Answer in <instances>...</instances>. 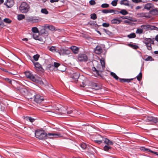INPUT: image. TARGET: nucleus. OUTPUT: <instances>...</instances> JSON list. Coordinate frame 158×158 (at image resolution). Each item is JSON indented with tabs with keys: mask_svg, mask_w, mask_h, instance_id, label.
<instances>
[{
	"mask_svg": "<svg viewBox=\"0 0 158 158\" xmlns=\"http://www.w3.org/2000/svg\"><path fill=\"white\" fill-rule=\"evenodd\" d=\"M35 136L40 140L47 139V134L44 131L37 130L35 132Z\"/></svg>",
	"mask_w": 158,
	"mask_h": 158,
	"instance_id": "f257e3e1",
	"label": "nucleus"
},
{
	"mask_svg": "<svg viewBox=\"0 0 158 158\" xmlns=\"http://www.w3.org/2000/svg\"><path fill=\"white\" fill-rule=\"evenodd\" d=\"M89 4L91 5H94L95 4L96 2L94 0H91L89 2Z\"/></svg>",
	"mask_w": 158,
	"mask_h": 158,
	"instance_id": "603ef678",
	"label": "nucleus"
},
{
	"mask_svg": "<svg viewBox=\"0 0 158 158\" xmlns=\"http://www.w3.org/2000/svg\"><path fill=\"white\" fill-rule=\"evenodd\" d=\"M129 46H130L132 48L135 49H136L137 48H138V46L135 45H134L133 44H129Z\"/></svg>",
	"mask_w": 158,
	"mask_h": 158,
	"instance_id": "8fccbe9b",
	"label": "nucleus"
},
{
	"mask_svg": "<svg viewBox=\"0 0 158 158\" xmlns=\"http://www.w3.org/2000/svg\"><path fill=\"white\" fill-rule=\"evenodd\" d=\"M119 80L120 81L122 82H129V80H128V79H123V78H119Z\"/></svg>",
	"mask_w": 158,
	"mask_h": 158,
	"instance_id": "e433bc0d",
	"label": "nucleus"
},
{
	"mask_svg": "<svg viewBox=\"0 0 158 158\" xmlns=\"http://www.w3.org/2000/svg\"><path fill=\"white\" fill-rule=\"evenodd\" d=\"M150 27V25L145 24L141 26V27L143 30H144L145 31H147L149 30V27Z\"/></svg>",
	"mask_w": 158,
	"mask_h": 158,
	"instance_id": "aec40b11",
	"label": "nucleus"
},
{
	"mask_svg": "<svg viewBox=\"0 0 158 158\" xmlns=\"http://www.w3.org/2000/svg\"><path fill=\"white\" fill-rule=\"evenodd\" d=\"M73 52L74 54H77L79 52V48L75 46H72L70 47Z\"/></svg>",
	"mask_w": 158,
	"mask_h": 158,
	"instance_id": "2eb2a0df",
	"label": "nucleus"
},
{
	"mask_svg": "<svg viewBox=\"0 0 158 158\" xmlns=\"http://www.w3.org/2000/svg\"><path fill=\"white\" fill-rule=\"evenodd\" d=\"M53 133H48V134H47V139L48 137H49L50 138H53Z\"/></svg>",
	"mask_w": 158,
	"mask_h": 158,
	"instance_id": "3c124183",
	"label": "nucleus"
},
{
	"mask_svg": "<svg viewBox=\"0 0 158 158\" xmlns=\"http://www.w3.org/2000/svg\"><path fill=\"white\" fill-rule=\"evenodd\" d=\"M147 121L156 123L158 122V118L152 116L148 117L147 118Z\"/></svg>",
	"mask_w": 158,
	"mask_h": 158,
	"instance_id": "9d476101",
	"label": "nucleus"
},
{
	"mask_svg": "<svg viewBox=\"0 0 158 158\" xmlns=\"http://www.w3.org/2000/svg\"><path fill=\"white\" fill-rule=\"evenodd\" d=\"M29 8V6L26 2H22L19 7L20 11L22 13H27Z\"/></svg>",
	"mask_w": 158,
	"mask_h": 158,
	"instance_id": "7ed1b4c3",
	"label": "nucleus"
},
{
	"mask_svg": "<svg viewBox=\"0 0 158 158\" xmlns=\"http://www.w3.org/2000/svg\"><path fill=\"white\" fill-rule=\"evenodd\" d=\"M133 2L135 3H138L141 2V0H132Z\"/></svg>",
	"mask_w": 158,
	"mask_h": 158,
	"instance_id": "052dcab7",
	"label": "nucleus"
},
{
	"mask_svg": "<svg viewBox=\"0 0 158 158\" xmlns=\"http://www.w3.org/2000/svg\"><path fill=\"white\" fill-rule=\"evenodd\" d=\"M119 12L123 15H126L128 14V12L125 9L121 10Z\"/></svg>",
	"mask_w": 158,
	"mask_h": 158,
	"instance_id": "5701e85b",
	"label": "nucleus"
},
{
	"mask_svg": "<svg viewBox=\"0 0 158 158\" xmlns=\"http://www.w3.org/2000/svg\"><path fill=\"white\" fill-rule=\"evenodd\" d=\"M95 52L97 54H99L102 51V47L100 46H97L94 49Z\"/></svg>",
	"mask_w": 158,
	"mask_h": 158,
	"instance_id": "ddd939ff",
	"label": "nucleus"
},
{
	"mask_svg": "<svg viewBox=\"0 0 158 158\" xmlns=\"http://www.w3.org/2000/svg\"><path fill=\"white\" fill-rule=\"evenodd\" d=\"M79 77V73H74L71 75V78L75 82L77 81H78Z\"/></svg>",
	"mask_w": 158,
	"mask_h": 158,
	"instance_id": "6e6552de",
	"label": "nucleus"
},
{
	"mask_svg": "<svg viewBox=\"0 0 158 158\" xmlns=\"http://www.w3.org/2000/svg\"><path fill=\"white\" fill-rule=\"evenodd\" d=\"M3 21L7 23H10L11 22V20L8 18H5L3 20Z\"/></svg>",
	"mask_w": 158,
	"mask_h": 158,
	"instance_id": "a19ab883",
	"label": "nucleus"
},
{
	"mask_svg": "<svg viewBox=\"0 0 158 158\" xmlns=\"http://www.w3.org/2000/svg\"><path fill=\"white\" fill-rule=\"evenodd\" d=\"M49 50L52 52H57V49L55 48L54 46H52L49 48Z\"/></svg>",
	"mask_w": 158,
	"mask_h": 158,
	"instance_id": "f704fd0d",
	"label": "nucleus"
},
{
	"mask_svg": "<svg viewBox=\"0 0 158 158\" xmlns=\"http://www.w3.org/2000/svg\"><path fill=\"white\" fill-rule=\"evenodd\" d=\"M104 143L108 145H113V142L111 140H109L107 138H105L103 140Z\"/></svg>",
	"mask_w": 158,
	"mask_h": 158,
	"instance_id": "dca6fc26",
	"label": "nucleus"
},
{
	"mask_svg": "<svg viewBox=\"0 0 158 158\" xmlns=\"http://www.w3.org/2000/svg\"><path fill=\"white\" fill-rule=\"evenodd\" d=\"M129 1L128 0H121L120 2L121 5H124L127 6H129Z\"/></svg>",
	"mask_w": 158,
	"mask_h": 158,
	"instance_id": "f3484780",
	"label": "nucleus"
},
{
	"mask_svg": "<svg viewBox=\"0 0 158 158\" xmlns=\"http://www.w3.org/2000/svg\"><path fill=\"white\" fill-rule=\"evenodd\" d=\"M39 32L38 33H34L32 34V36L33 37V38L36 40L37 39H38V38L40 37L39 36Z\"/></svg>",
	"mask_w": 158,
	"mask_h": 158,
	"instance_id": "b1692460",
	"label": "nucleus"
},
{
	"mask_svg": "<svg viewBox=\"0 0 158 158\" xmlns=\"http://www.w3.org/2000/svg\"><path fill=\"white\" fill-rule=\"evenodd\" d=\"M4 80L6 82H8L11 85H12L13 82H15L14 81H12L11 80L8 78H4Z\"/></svg>",
	"mask_w": 158,
	"mask_h": 158,
	"instance_id": "2f4dec72",
	"label": "nucleus"
},
{
	"mask_svg": "<svg viewBox=\"0 0 158 158\" xmlns=\"http://www.w3.org/2000/svg\"><path fill=\"white\" fill-rule=\"evenodd\" d=\"M103 31L105 33H106L108 35H111V33L110 31L105 29H103Z\"/></svg>",
	"mask_w": 158,
	"mask_h": 158,
	"instance_id": "09e8293b",
	"label": "nucleus"
},
{
	"mask_svg": "<svg viewBox=\"0 0 158 158\" xmlns=\"http://www.w3.org/2000/svg\"><path fill=\"white\" fill-rule=\"evenodd\" d=\"M108 11H109V13H114V10H112V9L108 10Z\"/></svg>",
	"mask_w": 158,
	"mask_h": 158,
	"instance_id": "774afa93",
	"label": "nucleus"
},
{
	"mask_svg": "<svg viewBox=\"0 0 158 158\" xmlns=\"http://www.w3.org/2000/svg\"><path fill=\"white\" fill-rule=\"evenodd\" d=\"M32 31L34 33H38L39 32V30L36 27H34L32 28Z\"/></svg>",
	"mask_w": 158,
	"mask_h": 158,
	"instance_id": "cd10ccee",
	"label": "nucleus"
},
{
	"mask_svg": "<svg viewBox=\"0 0 158 158\" xmlns=\"http://www.w3.org/2000/svg\"><path fill=\"white\" fill-rule=\"evenodd\" d=\"M73 110H74V109H72V110L69 109H68V111L67 112V114H71L72 113H73Z\"/></svg>",
	"mask_w": 158,
	"mask_h": 158,
	"instance_id": "864d4df0",
	"label": "nucleus"
},
{
	"mask_svg": "<svg viewBox=\"0 0 158 158\" xmlns=\"http://www.w3.org/2000/svg\"><path fill=\"white\" fill-rule=\"evenodd\" d=\"M129 17L128 16H121L119 18H121L123 19H128V18H129Z\"/></svg>",
	"mask_w": 158,
	"mask_h": 158,
	"instance_id": "e2e57ef3",
	"label": "nucleus"
},
{
	"mask_svg": "<svg viewBox=\"0 0 158 158\" xmlns=\"http://www.w3.org/2000/svg\"><path fill=\"white\" fill-rule=\"evenodd\" d=\"M110 75L116 80H118V77L116 75V74L114 72H111L110 73Z\"/></svg>",
	"mask_w": 158,
	"mask_h": 158,
	"instance_id": "bb28decb",
	"label": "nucleus"
},
{
	"mask_svg": "<svg viewBox=\"0 0 158 158\" xmlns=\"http://www.w3.org/2000/svg\"><path fill=\"white\" fill-rule=\"evenodd\" d=\"M142 150H144L145 151L150 152H151V151H152V150H150L149 149L147 148H143L142 149Z\"/></svg>",
	"mask_w": 158,
	"mask_h": 158,
	"instance_id": "bf43d9fd",
	"label": "nucleus"
},
{
	"mask_svg": "<svg viewBox=\"0 0 158 158\" xmlns=\"http://www.w3.org/2000/svg\"><path fill=\"white\" fill-rule=\"evenodd\" d=\"M26 119L27 120L31 122H33L35 120V119L34 118H32L31 117H29L28 116H27L26 117Z\"/></svg>",
	"mask_w": 158,
	"mask_h": 158,
	"instance_id": "c85d7f7f",
	"label": "nucleus"
},
{
	"mask_svg": "<svg viewBox=\"0 0 158 158\" xmlns=\"http://www.w3.org/2000/svg\"><path fill=\"white\" fill-rule=\"evenodd\" d=\"M122 20L116 19H114L111 20V23L112 24H118L120 23Z\"/></svg>",
	"mask_w": 158,
	"mask_h": 158,
	"instance_id": "a211bd4d",
	"label": "nucleus"
},
{
	"mask_svg": "<svg viewBox=\"0 0 158 158\" xmlns=\"http://www.w3.org/2000/svg\"><path fill=\"white\" fill-rule=\"evenodd\" d=\"M80 147L83 150L85 149L87 147V145L85 143H82L80 144Z\"/></svg>",
	"mask_w": 158,
	"mask_h": 158,
	"instance_id": "a878e982",
	"label": "nucleus"
},
{
	"mask_svg": "<svg viewBox=\"0 0 158 158\" xmlns=\"http://www.w3.org/2000/svg\"><path fill=\"white\" fill-rule=\"evenodd\" d=\"M136 35L135 33H132L128 35L127 37L129 38H133L135 37Z\"/></svg>",
	"mask_w": 158,
	"mask_h": 158,
	"instance_id": "c756f323",
	"label": "nucleus"
},
{
	"mask_svg": "<svg viewBox=\"0 0 158 158\" xmlns=\"http://www.w3.org/2000/svg\"><path fill=\"white\" fill-rule=\"evenodd\" d=\"M143 32V30L142 28H138L136 31V33L139 34H142Z\"/></svg>",
	"mask_w": 158,
	"mask_h": 158,
	"instance_id": "58836bf2",
	"label": "nucleus"
},
{
	"mask_svg": "<svg viewBox=\"0 0 158 158\" xmlns=\"http://www.w3.org/2000/svg\"><path fill=\"white\" fill-rule=\"evenodd\" d=\"M111 148V147L107 145H105L103 147V149L105 151H108Z\"/></svg>",
	"mask_w": 158,
	"mask_h": 158,
	"instance_id": "ea45409f",
	"label": "nucleus"
},
{
	"mask_svg": "<svg viewBox=\"0 0 158 158\" xmlns=\"http://www.w3.org/2000/svg\"><path fill=\"white\" fill-rule=\"evenodd\" d=\"M146 61L154 60V59L152 58L151 56H148L147 58L145 59Z\"/></svg>",
	"mask_w": 158,
	"mask_h": 158,
	"instance_id": "49530a36",
	"label": "nucleus"
},
{
	"mask_svg": "<svg viewBox=\"0 0 158 158\" xmlns=\"http://www.w3.org/2000/svg\"><path fill=\"white\" fill-rule=\"evenodd\" d=\"M150 13L153 15H156L158 14V9H153L150 10Z\"/></svg>",
	"mask_w": 158,
	"mask_h": 158,
	"instance_id": "6ab92c4d",
	"label": "nucleus"
},
{
	"mask_svg": "<svg viewBox=\"0 0 158 158\" xmlns=\"http://www.w3.org/2000/svg\"><path fill=\"white\" fill-rule=\"evenodd\" d=\"M70 51L67 49L61 48L60 49V52L59 53L60 55H69L70 53Z\"/></svg>",
	"mask_w": 158,
	"mask_h": 158,
	"instance_id": "1a4fd4ad",
	"label": "nucleus"
},
{
	"mask_svg": "<svg viewBox=\"0 0 158 158\" xmlns=\"http://www.w3.org/2000/svg\"><path fill=\"white\" fill-rule=\"evenodd\" d=\"M39 56H40L39 55H38V54H36V55H34L33 56V58L35 61H37L38 60V59L39 57Z\"/></svg>",
	"mask_w": 158,
	"mask_h": 158,
	"instance_id": "c03bdc74",
	"label": "nucleus"
},
{
	"mask_svg": "<svg viewBox=\"0 0 158 158\" xmlns=\"http://www.w3.org/2000/svg\"><path fill=\"white\" fill-rule=\"evenodd\" d=\"M34 65L35 67L38 69H40L41 68V65L38 62L34 63Z\"/></svg>",
	"mask_w": 158,
	"mask_h": 158,
	"instance_id": "7c9ffc66",
	"label": "nucleus"
},
{
	"mask_svg": "<svg viewBox=\"0 0 158 158\" xmlns=\"http://www.w3.org/2000/svg\"><path fill=\"white\" fill-rule=\"evenodd\" d=\"M149 28V30H157L158 29L157 27L155 26H152L151 25H150V27Z\"/></svg>",
	"mask_w": 158,
	"mask_h": 158,
	"instance_id": "37998d69",
	"label": "nucleus"
},
{
	"mask_svg": "<svg viewBox=\"0 0 158 158\" xmlns=\"http://www.w3.org/2000/svg\"><path fill=\"white\" fill-rule=\"evenodd\" d=\"M73 114H79L78 113V112L77 110H74V109L73 110Z\"/></svg>",
	"mask_w": 158,
	"mask_h": 158,
	"instance_id": "0e129e2a",
	"label": "nucleus"
},
{
	"mask_svg": "<svg viewBox=\"0 0 158 158\" xmlns=\"http://www.w3.org/2000/svg\"><path fill=\"white\" fill-rule=\"evenodd\" d=\"M40 34L41 35L45 34L47 35L48 32L44 28H42L40 31Z\"/></svg>",
	"mask_w": 158,
	"mask_h": 158,
	"instance_id": "4be33fe9",
	"label": "nucleus"
},
{
	"mask_svg": "<svg viewBox=\"0 0 158 158\" xmlns=\"http://www.w3.org/2000/svg\"><path fill=\"white\" fill-rule=\"evenodd\" d=\"M137 79L138 81H140L142 78V74L140 72L139 74L137 76Z\"/></svg>",
	"mask_w": 158,
	"mask_h": 158,
	"instance_id": "72a5a7b5",
	"label": "nucleus"
},
{
	"mask_svg": "<svg viewBox=\"0 0 158 158\" xmlns=\"http://www.w3.org/2000/svg\"><path fill=\"white\" fill-rule=\"evenodd\" d=\"M119 13H120V12H119V11L118 10H114V14H118Z\"/></svg>",
	"mask_w": 158,
	"mask_h": 158,
	"instance_id": "69168bd1",
	"label": "nucleus"
},
{
	"mask_svg": "<svg viewBox=\"0 0 158 158\" xmlns=\"http://www.w3.org/2000/svg\"><path fill=\"white\" fill-rule=\"evenodd\" d=\"M94 142H95V143L100 144L102 143V140H94Z\"/></svg>",
	"mask_w": 158,
	"mask_h": 158,
	"instance_id": "4d7b16f0",
	"label": "nucleus"
},
{
	"mask_svg": "<svg viewBox=\"0 0 158 158\" xmlns=\"http://www.w3.org/2000/svg\"><path fill=\"white\" fill-rule=\"evenodd\" d=\"M34 101L38 103H40L44 100V99L42 96L37 94H35L34 95Z\"/></svg>",
	"mask_w": 158,
	"mask_h": 158,
	"instance_id": "423d86ee",
	"label": "nucleus"
},
{
	"mask_svg": "<svg viewBox=\"0 0 158 158\" xmlns=\"http://www.w3.org/2000/svg\"><path fill=\"white\" fill-rule=\"evenodd\" d=\"M25 18V16L23 15L19 14L18 15L17 19L19 20H21Z\"/></svg>",
	"mask_w": 158,
	"mask_h": 158,
	"instance_id": "393cba45",
	"label": "nucleus"
},
{
	"mask_svg": "<svg viewBox=\"0 0 158 158\" xmlns=\"http://www.w3.org/2000/svg\"><path fill=\"white\" fill-rule=\"evenodd\" d=\"M25 75L26 77L28 78H29L32 75V74L30 73L29 72H26L25 73Z\"/></svg>",
	"mask_w": 158,
	"mask_h": 158,
	"instance_id": "a18cd8bd",
	"label": "nucleus"
},
{
	"mask_svg": "<svg viewBox=\"0 0 158 158\" xmlns=\"http://www.w3.org/2000/svg\"><path fill=\"white\" fill-rule=\"evenodd\" d=\"M100 63L101 65H100V68H99V66L98 67V70H97L95 67H94L92 68V69L94 71H99L100 72H102L105 68V61L103 58L100 60Z\"/></svg>",
	"mask_w": 158,
	"mask_h": 158,
	"instance_id": "20e7f679",
	"label": "nucleus"
},
{
	"mask_svg": "<svg viewBox=\"0 0 158 158\" xmlns=\"http://www.w3.org/2000/svg\"><path fill=\"white\" fill-rule=\"evenodd\" d=\"M149 1V0H141V2L143 3H146L148 2Z\"/></svg>",
	"mask_w": 158,
	"mask_h": 158,
	"instance_id": "338daca9",
	"label": "nucleus"
},
{
	"mask_svg": "<svg viewBox=\"0 0 158 158\" xmlns=\"http://www.w3.org/2000/svg\"><path fill=\"white\" fill-rule=\"evenodd\" d=\"M102 26L104 27H108L110 26V24L108 23H103L102 24Z\"/></svg>",
	"mask_w": 158,
	"mask_h": 158,
	"instance_id": "6e6d98bb",
	"label": "nucleus"
},
{
	"mask_svg": "<svg viewBox=\"0 0 158 158\" xmlns=\"http://www.w3.org/2000/svg\"><path fill=\"white\" fill-rule=\"evenodd\" d=\"M118 1V0H113L111 3V4L113 6H116L117 5Z\"/></svg>",
	"mask_w": 158,
	"mask_h": 158,
	"instance_id": "4c0bfd02",
	"label": "nucleus"
},
{
	"mask_svg": "<svg viewBox=\"0 0 158 158\" xmlns=\"http://www.w3.org/2000/svg\"><path fill=\"white\" fill-rule=\"evenodd\" d=\"M48 66H49L50 68H53L54 67L55 68L59 67L58 70L61 71H65V66L63 65H61L60 64L57 62H55L54 63L53 65H51L49 64Z\"/></svg>",
	"mask_w": 158,
	"mask_h": 158,
	"instance_id": "39448f33",
	"label": "nucleus"
},
{
	"mask_svg": "<svg viewBox=\"0 0 158 158\" xmlns=\"http://www.w3.org/2000/svg\"><path fill=\"white\" fill-rule=\"evenodd\" d=\"M78 59L80 61L86 62L87 61L88 57L85 54H78Z\"/></svg>",
	"mask_w": 158,
	"mask_h": 158,
	"instance_id": "0eeeda50",
	"label": "nucleus"
},
{
	"mask_svg": "<svg viewBox=\"0 0 158 158\" xmlns=\"http://www.w3.org/2000/svg\"><path fill=\"white\" fill-rule=\"evenodd\" d=\"M102 12L105 14L109 13L108 10H102Z\"/></svg>",
	"mask_w": 158,
	"mask_h": 158,
	"instance_id": "13d9d810",
	"label": "nucleus"
},
{
	"mask_svg": "<svg viewBox=\"0 0 158 158\" xmlns=\"http://www.w3.org/2000/svg\"><path fill=\"white\" fill-rule=\"evenodd\" d=\"M94 114H93V115L95 117H100V114H97V113H93Z\"/></svg>",
	"mask_w": 158,
	"mask_h": 158,
	"instance_id": "680f3d73",
	"label": "nucleus"
},
{
	"mask_svg": "<svg viewBox=\"0 0 158 158\" xmlns=\"http://www.w3.org/2000/svg\"><path fill=\"white\" fill-rule=\"evenodd\" d=\"M47 27L50 30L53 31L55 30V27L52 25H49Z\"/></svg>",
	"mask_w": 158,
	"mask_h": 158,
	"instance_id": "79ce46f5",
	"label": "nucleus"
},
{
	"mask_svg": "<svg viewBox=\"0 0 158 158\" xmlns=\"http://www.w3.org/2000/svg\"><path fill=\"white\" fill-rule=\"evenodd\" d=\"M90 18L91 19L94 20L97 18V15L95 13L91 14L90 15Z\"/></svg>",
	"mask_w": 158,
	"mask_h": 158,
	"instance_id": "c9c22d12",
	"label": "nucleus"
},
{
	"mask_svg": "<svg viewBox=\"0 0 158 158\" xmlns=\"http://www.w3.org/2000/svg\"><path fill=\"white\" fill-rule=\"evenodd\" d=\"M143 42L145 44L148 50H152L151 44H154L153 39L145 38H143Z\"/></svg>",
	"mask_w": 158,
	"mask_h": 158,
	"instance_id": "f03ea898",
	"label": "nucleus"
},
{
	"mask_svg": "<svg viewBox=\"0 0 158 158\" xmlns=\"http://www.w3.org/2000/svg\"><path fill=\"white\" fill-rule=\"evenodd\" d=\"M41 12L43 13L46 15H47L48 13V11L47 10L46 8H43L41 10Z\"/></svg>",
	"mask_w": 158,
	"mask_h": 158,
	"instance_id": "473e14b6",
	"label": "nucleus"
},
{
	"mask_svg": "<svg viewBox=\"0 0 158 158\" xmlns=\"http://www.w3.org/2000/svg\"><path fill=\"white\" fill-rule=\"evenodd\" d=\"M154 8V5L152 3H148L146 4L144 6V8L148 10H150L151 9Z\"/></svg>",
	"mask_w": 158,
	"mask_h": 158,
	"instance_id": "9b49d317",
	"label": "nucleus"
},
{
	"mask_svg": "<svg viewBox=\"0 0 158 158\" xmlns=\"http://www.w3.org/2000/svg\"><path fill=\"white\" fill-rule=\"evenodd\" d=\"M29 79L35 83H38L39 81H40V82H42V83H43V81L39 80L38 79H36V77H35L33 74L32 75Z\"/></svg>",
	"mask_w": 158,
	"mask_h": 158,
	"instance_id": "4468645a",
	"label": "nucleus"
},
{
	"mask_svg": "<svg viewBox=\"0 0 158 158\" xmlns=\"http://www.w3.org/2000/svg\"><path fill=\"white\" fill-rule=\"evenodd\" d=\"M53 137L54 138H57L63 136V135L62 134L60 133H53Z\"/></svg>",
	"mask_w": 158,
	"mask_h": 158,
	"instance_id": "412c9836",
	"label": "nucleus"
},
{
	"mask_svg": "<svg viewBox=\"0 0 158 158\" xmlns=\"http://www.w3.org/2000/svg\"><path fill=\"white\" fill-rule=\"evenodd\" d=\"M109 5L107 3H103L101 5V7L103 8H106L108 7Z\"/></svg>",
	"mask_w": 158,
	"mask_h": 158,
	"instance_id": "de8ad7c7",
	"label": "nucleus"
},
{
	"mask_svg": "<svg viewBox=\"0 0 158 158\" xmlns=\"http://www.w3.org/2000/svg\"><path fill=\"white\" fill-rule=\"evenodd\" d=\"M9 3H10L9 1H8L7 2V4H6V6H7V7L8 8H10V7H11L13 5V1H12V3H11V5H10V6H9Z\"/></svg>",
	"mask_w": 158,
	"mask_h": 158,
	"instance_id": "5fc2aeb1",
	"label": "nucleus"
},
{
	"mask_svg": "<svg viewBox=\"0 0 158 158\" xmlns=\"http://www.w3.org/2000/svg\"><path fill=\"white\" fill-rule=\"evenodd\" d=\"M138 15L139 17H144L146 18H149L151 17L150 15L148 13H140L138 14Z\"/></svg>",
	"mask_w": 158,
	"mask_h": 158,
	"instance_id": "f8f14e48",
	"label": "nucleus"
}]
</instances>
